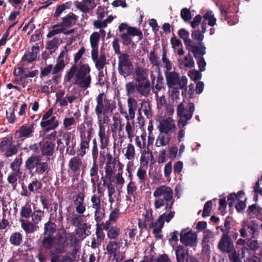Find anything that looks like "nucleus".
<instances>
[{"instance_id": "1", "label": "nucleus", "mask_w": 262, "mask_h": 262, "mask_svg": "<svg viewBox=\"0 0 262 262\" xmlns=\"http://www.w3.org/2000/svg\"><path fill=\"white\" fill-rule=\"evenodd\" d=\"M78 241L74 233H69L66 237L59 235L57 238H46L43 248L50 250L49 255L52 257V262H56L58 260V254L64 253L66 247L75 246Z\"/></svg>"}, {"instance_id": "2", "label": "nucleus", "mask_w": 262, "mask_h": 262, "mask_svg": "<svg viewBox=\"0 0 262 262\" xmlns=\"http://www.w3.org/2000/svg\"><path fill=\"white\" fill-rule=\"evenodd\" d=\"M91 68L88 63H81L78 67L73 65L67 72L64 80L69 82L73 80L74 83L80 88L86 90L90 87L92 78Z\"/></svg>"}, {"instance_id": "3", "label": "nucleus", "mask_w": 262, "mask_h": 262, "mask_svg": "<svg viewBox=\"0 0 262 262\" xmlns=\"http://www.w3.org/2000/svg\"><path fill=\"white\" fill-rule=\"evenodd\" d=\"M96 105L95 112L97 117L98 122L108 123L110 117L116 109V102L107 98L104 93H100L96 99Z\"/></svg>"}, {"instance_id": "4", "label": "nucleus", "mask_w": 262, "mask_h": 262, "mask_svg": "<svg viewBox=\"0 0 262 262\" xmlns=\"http://www.w3.org/2000/svg\"><path fill=\"white\" fill-rule=\"evenodd\" d=\"M172 189L166 185H161L157 187L153 192L155 198L154 203L155 209L164 207L166 211L170 210L174 203Z\"/></svg>"}, {"instance_id": "5", "label": "nucleus", "mask_w": 262, "mask_h": 262, "mask_svg": "<svg viewBox=\"0 0 262 262\" xmlns=\"http://www.w3.org/2000/svg\"><path fill=\"white\" fill-rule=\"evenodd\" d=\"M194 110L195 107L193 103H189L186 108L183 102L178 105L177 114L179 117L178 126L179 128H182L187 124L188 121L192 117Z\"/></svg>"}, {"instance_id": "6", "label": "nucleus", "mask_w": 262, "mask_h": 262, "mask_svg": "<svg viewBox=\"0 0 262 262\" xmlns=\"http://www.w3.org/2000/svg\"><path fill=\"white\" fill-rule=\"evenodd\" d=\"M40 125L46 133L54 130L58 127L59 122L56 117L53 115V108H49L43 115Z\"/></svg>"}, {"instance_id": "7", "label": "nucleus", "mask_w": 262, "mask_h": 262, "mask_svg": "<svg viewBox=\"0 0 262 262\" xmlns=\"http://www.w3.org/2000/svg\"><path fill=\"white\" fill-rule=\"evenodd\" d=\"M166 83L169 88L179 85L181 89L184 88L187 84V78L185 76L180 77V74L174 71L165 72Z\"/></svg>"}, {"instance_id": "8", "label": "nucleus", "mask_w": 262, "mask_h": 262, "mask_svg": "<svg viewBox=\"0 0 262 262\" xmlns=\"http://www.w3.org/2000/svg\"><path fill=\"white\" fill-rule=\"evenodd\" d=\"M55 98L56 102L61 107H66L69 104L70 107L71 108L73 104L77 101L78 97L76 94H67L65 95L64 90H60L56 92Z\"/></svg>"}, {"instance_id": "9", "label": "nucleus", "mask_w": 262, "mask_h": 262, "mask_svg": "<svg viewBox=\"0 0 262 262\" xmlns=\"http://www.w3.org/2000/svg\"><path fill=\"white\" fill-rule=\"evenodd\" d=\"M133 68V65L129 55L127 53H122L118 56V71L124 77L128 76Z\"/></svg>"}, {"instance_id": "10", "label": "nucleus", "mask_w": 262, "mask_h": 262, "mask_svg": "<svg viewBox=\"0 0 262 262\" xmlns=\"http://www.w3.org/2000/svg\"><path fill=\"white\" fill-rule=\"evenodd\" d=\"M108 123H104L98 122L99 130L98 132V136L99 137L100 142V147L101 149H104L110 143V134L108 131L106 130L105 124H107Z\"/></svg>"}, {"instance_id": "11", "label": "nucleus", "mask_w": 262, "mask_h": 262, "mask_svg": "<svg viewBox=\"0 0 262 262\" xmlns=\"http://www.w3.org/2000/svg\"><path fill=\"white\" fill-rule=\"evenodd\" d=\"M0 149L5 153L6 157H11L17 152L16 146L13 144V139L10 138H4L0 142Z\"/></svg>"}, {"instance_id": "12", "label": "nucleus", "mask_w": 262, "mask_h": 262, "mask_svg": "<svg viewBox=\"0 0 262 262\" xmlns=\"http://www.w3.org/2000/svg\"><path fill=\"white\" fill-rule=\"evenodd\" d=\"M150 78L154 85L153 91L155 94H157V97H158V92L163 86V78L160 72L159 68H157L155 72L151 71Z\"/></svg>"}, {"instance_id": "13", "label": "nucleus", "mask_w": 262, "mask_h": 262, "mask_svg": "<svg viewBox=\"0 0 262 262\" xmlns=\"http://www.w3.org/2000/svg\"><path fill=\"white\" fill-rule=\"evenodd\" d=\"M124 165L121 162L105 164L104 167L105 176L102 181H112L113 176L115 174V169L118 171L123 170Z\"/></svg>"}, {"instance_id": "14", "label": "nucleus", "mask_w": 262, "mask_h": 262, "mask_svg": "<svg viewBox=\"0 0 262 262\" xmlns=\"http://www.w3.org/2000/svg\"><path fill=\"white\" fill-rule=\"evenodd\" d=\"M262 225L258 224L254 221H252L247 226H244L240 231L242 237H247L252 235L253 237L258 234Z\"/></svg>"}, {"instance_id": "15", "label": "nucleus", "mask_w": 262, "mask_h": 262, "mask_svg": "<svg viewBox=\"0 0 262 262\" xmlns=\"http://www.w3.org/2000/svg\"><path fill=\"white\" fill-rule=\"evenodd\" d=\"M180 241L186 246L193 247L196 245L197 236L195 233L192 231H187L186 230H183L181 233Z\"/></svg>"}, {"instance_id": "16", "label": "nucleus", "mask_w": 262, "mask_h": 262, "mask_svg": "<svg viewBox=\"0 0 262 262\" xmlns=\"http://www.w3.org/2000/svg\"><path fill=\"white\" fill-rule=\"evenodd\" d=\"M218 248L222 252L228 253L232 251L234 249L233 242L227 234H223L219 243Z\"/></svg>"}, {"instance_id": "17", "label": "nucleus", "mask_w": 262, "mask_h": 262, "mask_svg": "<svg viewBox=\"0 0 262 262\" xmlns=\"http://www.w3.org/2000/svg\"><path fill=\"white\" fill-rule=\"evenodd\" d=\"M203 21L201 24V28L203 32L205 33L207 29V23L210 27H213L216 24V18L212 11L207 10L206 12L203 15Z\"/></svg>"}, {"instance_id": "18", "label": "nucleus", "mask_w": 262, "mask_h": 262, "mask_svg": "<svg viewBox=\"0 0 262 262\" xmlns=\"http://www.w3.org/2000/svg\"><path fill=\"white\" fill-rule=\"evenodd\" d=\"M175 129L174 121L171 117L164 119L160 122L159 131L160 133L167 134L170 132L174 131Z\"/></svg>"}, {"instance_id": "19", "label": "nucleus", "mask_w": 262, "mask_h": 262, "mask_svg": "<svg viewBox=\"0 0 262 262\" xmlns=\"http://www.w3.org/2000/svg\"><path fill=\"white\" fill-rule=\"evenodd\" d=\"M75 7L84 13H89L95 7L96 5L92 0H82L81 2H74Z\"/></svg>"}, {"instance_id": "20", "label": "nucleus", "mask_w": 262, "mask_h": 262, "mask_svg": "<svg viewBox=\"0 0 262 262\" xmlns=\"http://www.w3.org/2000/svg\"><path fill=\"white\" fill-rule=\"evenodd\" d=\"M78 19V16L72 12H70L65 16L61 18L60 25L66 30L67 28L72 27L76 25Z\"/></svg>"}, {"instance_id": "21", "label": "nucleus", "mask_w": 262, "mask_h": 262, "mask_svg": "<svg viewBox=\"0 0 262 262\" xmlns=\"http://www.w3.org/2000/svg\"><path fill=\"white\" fill-rule=\"evenodd\" d=\"M92 59L95 63L96 68L99 71H101L106 63V59L104 55L101 54L98 56V51L91 53Z\"/></svg>"}, {"instance_id": "22", "label": "nucleus", "mask_w": 262, "mask_h": 262, "mask_svg": "<svg viewBox=\"0 0 262 262\" xmlns=\"http://www.w3.org/2000/svg\"><path fill=\"white\" fill-rule=\"evenodd\" d=\"M148 70L146 68L137 66L134 69V76L137 82L149 80L148 78Z\"/></svg>"}, {"instance_id": "23", "label": "nucleus", "mask_w": 262, "mask_h": 262, "mask_svg": "<svg viewBox=\"0 0 262 262\" xmlns=\"http://www.w3.org/2000/svg\"><path fill=\"white\" fill-rule=\"evenodd\" d=\"M85 195L82 192L78 193L74 200L76 211L78 214H83L85 211V206L84 204Z\"/></svg>"}, {"instance_id": "24", "label": "nucleus", "mask_w": 262, "mask_h": 262, "mask_svg": "<svg viewBox=\"0 0 262 262\" xmlns=\"http://www.w3.org/2000/svg\"><path fill=\"white\" fill-rule=\"evenodd\" d=\"M34 133V124L30 126L24 125L21 126L16 132L15 135L19 138H30L32 137Z\"/></svg>"}, {"instance_id": "25", "label": "nucleus", "mask_w": 262, "mask_h": 262, "mask_svg": "<svg viewBox=\"0 0 262 262\" xmlns=\"http://www.w3.org/2000/svg\"><path fill=\"white\" fill-rule=\"evenodd\" d=\"M82 159L79 156L72 157L69 161L68 166L69 169L74 173L79 172L82 166Z\"/></svg>"}, {"instance_id": "26", "label": "nucleus", "mask_w": 262, "mask_h": 262, "mask_svg": "<svg viewBox=\"0 0 262 262\" xmlns=\"http://www.w3.org/2000/svg\"><path fill=\"white\" fill-rule=\"evenodd\" d=\"M81 214H74L71 220V223L73 226L78 227L77 232L82 231L84 232L86 228V225L85 223L82 224L84 215Z\"/></svg>"}, {"instance_id": "27", "label": "nucleus", "mask_w": 262, "mask_h": 262, "mask_svg": "<svg viewBox=\"0 0 262 262\" xmlns=\"http://www.w3.org/2000/svg\"><path fill=\"white\" fill-rule=\"evenodd\" d=\"M39 47L33 46L30 50H29L27 53H25L21 58V62H26L30 63L35 60L37 57Z\"/></svg>"}, {"instance_id": "28", "label": "nucleus", "mask_w": 262, "mask_h": 262, "mask_svg": "<svg viewBox=\"0 0 262 262\" xmlns=\"http://www.w3.org/2000/svg\"><path fill=\"white\" fill-rule=\"evenodd\" d=\"M98 169L99 167L97 161H93L92 166L90 169V176L91 177V182L94 191L96 189V183L99 180Z\"/></svg>"}, {"instance_id": "29", "label": "nucleus", "mask_w": 262, "mask_h": 262, "mask_svg": "<svg viewBox=\"0 0 262 262\" xmlns=\"http://www.w3.org/2000/svg\"><path fill=\"white\" fill-rule=\"evenodd\" d=\"M249 249L256 254L260 255L262 253V244L259 243L254 237L249 238L246 243Z\"/></svg>"}, {"instance_id": "30", "label": "nucleus", "mask_w": 262, "mask_h": 262, "mask_svg": "<svg viewBox=\"0 0 262 262\" xmlns=\"http://www.w3.org/2000/svg\"><path fill=\"white\" fill-rule=\"evenodd\" d=\"M186 49L193 53V55L195 58L201 57V56L204 55L206 53L205 47H200L197 46L193 41L191 43H190Z\"/></svg>"}, {"instance_id": "31", "label": "nucleus", "mask_w": 262, "mask_h": 262, "mask_svg": "<svg viewBox=\"0 0 262 262\" xmlns=\"http://www.w3.org/2000/svg\"><path fill=\"white\" fill-rule=\"evenodd\" d=\"M55 144L52 141H45L41 147V151L42 155L50 156L53 154L54 151Z\"/></svg>"}, {"instance_id": "32", "label": "nucleus", "mask_w": 262, "mask_h": 262, "mask_svg": "<svg viewBox=\"0 0 262 262\" xmlns=\"http://www.w3.org/2000/svg\"><path fill=\"white\" fill-rule=\"evenodd\" d=\"M137 91L141 95L145 97L147 96L150 91V81L149 80H145L144 81L137 82Z\"/></svg>"}, {"instance_id": "33", "label": "nucleus", "mask_w": 262, "mask_h": 262, "mask_svg": "<svg viewBox=\"0 0 262 262\" xmlns=\"http://www.w3.org/2000/svg\"><path fill=\"white\" fill-rule=\"evenodd\" d=\"M113 123L110 125L111 131L113 135L120 133L122 130L123 125L120 117L114 116L113 117Z\"/></svg>"}, {"instance_id": "34", "label": "nucleus", "mask_w": 262, "mask_h": 262, "mask_svg": "<svg viewBox=\"0 0 262 262\" xmlns=\"http://www.w3.org/2000/svg\"><path fill=\"white\" fill-rule=\"evenodd\" d=\"M56 226L54 223L48 222L45 224L44 233L46 235L42 240V245L43 247V242L46 238L50 237L51 238H55L52 237V235L56 231ZM57 238V237H56Z\"/></svg>"}, {"instance_id": "35", "label": "nucleus", "mask_w": 262, "mask_h": 262, "mask_svg": "<svg viewBox=\"0 0 262 262\" xmlns=\"http://www.w3.org/2000/svg\"><path fill=\"white\" fill-rule=\"evenodd\" d=\"M238 254L244 262H250L251 259L255 256L253 251L246 247L238 250Z\"/></svg>"}, {"instance_id": "36", "label": "nucleus", "mask_w": 262, "mask_h": 262, "mask_svg": "<svg viewBox=\"0 0 262 262\" xmlns=\"http://www.w3.org/2000/svg\"><path fill=\"white\" fill-rule=\"evenodd\" d=\"M19 222L21 223V228L26 234L32 233L38 229V227L33 222H26L23 219H20Z\"/></svg>"}, {"instance_id": "37", "label": "nucleus", "mask_w": 262, "mask_h": 262, "mask_svg": "<svg viewBox=\"0 0 262 262\" xmlns=\"http://www.w3.org/2000/svg\"><path fill=\"white\" fill-rule=\"evenodd\" d=\"M178 62L179 67L181 69H184L186 68H191L194 66V62L190 54H188L185 56L184 59H179Z\"/></svg>"}, {"instance_id": "38", "label": "nucleus", "mask_w": 262, "mask_h": 262, "mask_svg": "<svg viewBox=\"0 0 262 262\" xmlns=\"http://www.w3.org/2000/svg\"><path fill=\"white\" fill-rule=\"evenodd\" d=\"M214 234L212 231H206L204 232V236L203 238V245L204 249L208 250L209 244H212L214 241Z\"/></svg>"}, {"instance_id": "39", "label": "nucleus", "mask_w": 262, "mask_h": 262, "mask_svg": "<svg viewBox=\"0 0 262 262\" xmlns=\"http://www.w3.org/2000/svg\"><path fill=\"white\" fill-rule=\"evenodd\" d=\"M122 174L123 170L118 171L113 176L112 182H114L117 188L121 189L125 184V179Z\"/></svg>"}, {"instance_id": "40", "label": "nucleus", "mask_w": 262, "mask_h": 262, "mask_svg": "<svg viewBox=\"0 0 262 262\" xmlns=\"http://www.w3.org/2000/svg\"><path fill=\"white\" fill-rule=\"evenodd\" d=\"M124 156L126 159L127 160H134L135 157V148L133 144L128 143L127 144L123 151Z\"/></svg>"}, {"instance_id": "41", "label": "nucleus", "mask_w": 262, "mask_h": 262, "mask_svg": "<svg viewBox=\"0 0 262 262\" xmlns=\"http://www.w3.org/2000/svg\"><path fill=\"white\" fill-rule=\"evenodd\" d=\"M140 262H171L168 256L165 254L157 257L144 256Z\"/></svg>"}, {"instance_id": "42", "label": "nucleus", "mask_w": 262, "mask_h": 262, "mask_svg": "<svg viewBox=\"0 0 262 262\" xmlns=\"http://www.w3.org/2000/svg\"><path fill=\"white\" fill-rule=\"evenodd\" d=\"M169 141L170 137L168 136L164 135V133H161L156 139L155 145L157 147L164 146L169 143Z\"/></svg>"}, {"instance_id": "43", "label": "nucleus", "mask_w": 262, "mask_h": 262, "mask_svg": "<svg viewBox=\"0 0 262 262\" xmlns=\"http://www.w3.org/2000/svg\"><path fill=\"white\" fill-rule=\"evenodd\" d=\"M100 39V35L98 32H95L93 33L90 37L91 46L92 48L91 53L98 51V46Z\"/></svg>"}, {"instance_id": "44", "label": "nucleus", "mask_w": 262, "mask_h": 262, "mask_svg": "<svg viewBox=\"0 0 262 262\" xmlns=\"http://www.w3.org/2000/svg\"><path fill=\"white\" fill-rule=\"evenodd\" d=\"M72 6V2H68L66 3L58 5L53 14L54 17H58L66 10L69 9Z\"/></svg>"}, {"instance_id": "45", "label": "nucleus", "mask_w": 262, "mask_h": 262, "mask_svg": "<svg viewBox=\"0 0 262 262\" xmlns=\"http://www.w3.org/2000/svg\"><path fill=\"white\" fill-rule=\"evenodd\" d=\"M40 161L41 159L39 156L31 157L26 161V167L28 169L31 170L36 167Z\"/></svg>"}, {"instance_id": "46", "label": "nucleus", "mask_w": 262, "mask_h": 262, "mask_svg": "<svg viewBox=\"0 0 262 262\" xmlns=\"http://www.w3.org/2000/svg\"><path fill=\"white\" fill-rule=\"evenodd\" d=\"M45 216V212L41 210H35L31 214L32 222L35 225L41 222Z\"/></svg>"}, {"instance_id": "47", "label": "nucleus", "mask_w": 262, "mask_h": 262, "mask_svg": "<svg viewBox=\"0 0 262 262\" xmlns=\"http://www.w3.org/2000/svg\"><path fill=\"white\" fill-rule=\"evenodd\" d=\"M262 209L256 204H253L249 207L247 210L248 215L251 218L257 217L261 211Z\"/></svg>"}, {"instance_id": "48", "label": "nucleus", "mask_w": 262, "mask_h": 262, "mask_svg": "<svg viewBox=\"0 0 262 262\" xmlns=\"http://www.w3.org/2000/svg\"><path fill=\"white\" fill-rule=\"evenodd\" d=\"M175 253L177 262H185L184 259L187 252L183 246H178L175 250Z\"/></svg>"}, {"instance_id": "49", "label": "nucleus", "mask_w": 262, "mask_h": 262, "mask_svg": "<svg viewBox=\"0 0 262 262\" xmlns=\"http://www.w3.org/2000/svg\"><path fill=\"white\" fill-rule=\"evenodd\" d=\"M244 193L242 191L238 192L237 194H230L228 198L229 206H232L233 205V203H235L236 201H242L241 199L244 198Z\"/></svg>"}, {"instance_id": "50", "label": "nucleus", "mask_w": 262, "mask_h": 262, "mask_svg": "<svg viewBox=\"0 0 262 262\" xmlns=\"http://www.w3.org/2000/svg\"><path fill=\"white\" fill-rule=\"evenodd\" d=\"M174 214L175 212L173 211H171L168 213H163L159 216L157 221L164 225L165 222L169 223L174 217Z\"/></svg>"}, {"instance_id": "51", "label": "nucleus", "mask_w": 262, "mask_h": 262, "mask_svg": "<svg viewBox=\"0 0 262 262\" xmlns=\"http://www.w3.org/2000/svg\"><path fill=\"white\" fill-rule=\"evenodd\" d=\"M125 131L127 133L128 138L130 140V141L132 142L133 138L136 134L134 123L133 122L127 121L125 126Z\"/></svg>"}, {"instance_id": "52", "label": "nucleus", "mask_w": 262, "mask_h": 262, "mask_svg": "<svg viewBox=\"0 0 262 262\" xmlns=\"http://www.w3.org/2000/svg\"><path fill=\"white\" fill-rule=\"evenodd\" d=\"M127 102L128 113L131 116L135 115V111L138 107L137 101L134 98L129 97L127 99Z\"/></svg>"}, {"instance_id": "53", "label": "nucleus", "mask_w": 262, "mask_h": 262, "mask_svg": "<svg viewBox=\"0 0 262 262\" xmlns=\"http://www.w3.org/2000/svg\"><path fill=\"white\" fill-rule=\"evenodd\" d=\"M112 181H103V186L107 188L108 201L112 204L114 201V198L113 195L115 193V188L112 186Z\"/></svg>"}, {"instance_id": "54", "label": "nucleus", "mask_w": 262, "mask_h": 262, "mask_svg": "<svg viewBox=\"0 0 262 262\" xmlns=\"http://www.w3.org/2000/svg\"><path fill=\"white\" fill-rule=\"evenodd\" d=\"M138 230L136 227H132L128 228L124 230L123 235L124 240L126 242L127 238L130 239H134L135 236L137 234Z\"/></svg>"}, {"instance_id": "55", "label": "nucleus", "mask_w": 262, "mask_h": 262, "mask_svg": "<svg viewBox=\"0 0 262 262\" xmlns=\"http://www.w3.org/2000/svg\"><path fill=\"white\" fill-rule=\"evenodd\" d=\"M64 30V28L60 25V23H58L53 26L52 29L49 31L47 36L48 38H51L54 35L61 33Z\"/></svg>"}, {"instance_id": "56", "label": "nucleus", "mask_w": 262, "mask_h": 262, "mask_svg": "<svg viewBox=\"0 0 262 262\" xmlns=\"http://www.w3.org/2000/svg\"><path fill=\"white\" fill-rule=\"evenodd\" d=\"M104 229L107 230V236L111 239H117L120 234V229L117 227H112L108 229L104 228Z\"/></svg>"}, {"instance_id": "57", "label": "nucleus", "mask_w": 262, "mask_h": 262, "mask_svg": "<svg viewBox=\"0 0 262 262\" xmlns=\"http://www.w3.org/2000/svg\"><path fill=\"white\" fill-rule=\"evenodd\" d=\"M32 211L30 205L29 203H26L25 205L22 207L20 210V214L21 217V219L23 217L26 219L29 218L31 216V214L32 213Z\"/></svg>"}, {"instance_id": "58", "label": "nucleus", "mask_w": 262, "mask_h": 262, "mask_svg": "<svg viewBox=\"0 0 262 262\" xmlns=\"http://www.w3.org/2000/svg\"><path fill=\"white\" fill-rule=\"evenodd\" d=\"M180 37L183 39L186 47H187L190 43L193 41L189 38V33L184 29H181L178 32Z\"/></svg>"}, {"instance_id": "59", "label": "nucleus", "mask_w": 262, "mask_h": 262, "mask_svg": "<svg viewBox=\"0 0 262 262\" xmlns=\"http://www.w3.org/2000/svg\"><path fill=\"white\" fill-rule=\"evenodd\" d=\"M22 235L20 233H13L10 237V243L14 246H19L22 242Z\"/></svg>"}, {"instance_id": "60", "label": "nucleus", "mask_w": 262, "mask_h": 262, "mask_svg": "<svg viewBox=\"0 0 262 262\" xmlns=\"http://www.w3.org/2000/svg\"><path fill=\"white\" fill-rule=\"evenodd\" d=\"M42 183L38 180H34L28 185V189L30 191L36 193L42 187Z\"/></svg>"}, {"instance_id": "61", "label": "nucleus", "mask_w": 262, "mask_h": 262, "mask_svg": "<svg viewBox=\"0 0 262 262\" xmlns=\"http://www.w3.org/2000/svg\"><path fill=\"white\" fill-rule=\"evenodd\" d=\"M94 219L97 224L100 223L105 216V210L103 208L95 209Z\"/></svg>"}, {"instance_id": "62", "label": "nucleus", "mask_w": 262, "mask_h": 262, "mask_svg": "<svg viewBox=\"0 0 262 262\" xmlns=\"http://www.w3.org/2000/svg\"><path fill=\"white\" fill-rule=\"evenodd\" d=\"M119 248V243L115 241H110L107 244L106 250L109 254H113L117 252V250Z\"/></svg>"}, {"instance_id": "63", "label": "nucleus", "mask_w": 262, "mask_h": 262, "mask_svg": "<svg viewBox=\"0 0 262 262\" xmlns=\"http://www.w3.org/2000/svg\"><path fill=\"white\" fill-rule=\"evenodd\" d=\"M107 13V7L103 5L98 6L96 9V14L98 19L103 18Z\"/></svg>"}, {"instance_id": "64", "label": "nucleus", "mask_w": 262, "mask_h": 262, "mask_svg": "<svg viewBox=\"0 0 262 262\" xmlns=\"http://www.w3.org/2000/svg\"><path fill=\"white\" fill-rule=\"evenodd\" d=\"M76 125V120L73 117H66L63 120V125L65 129L70 130L73 125Z\"/></svg>"}]
</instances>
